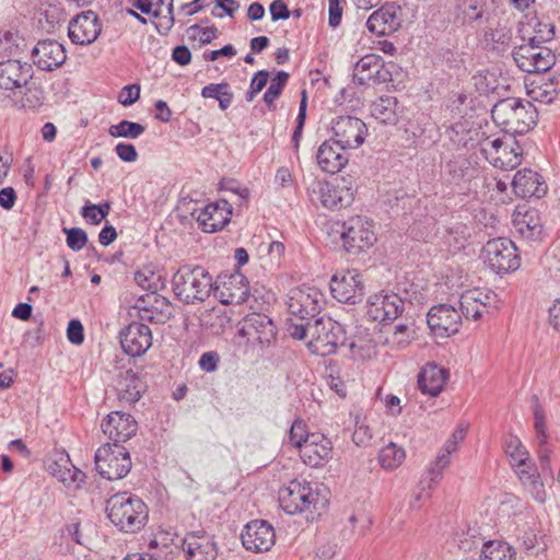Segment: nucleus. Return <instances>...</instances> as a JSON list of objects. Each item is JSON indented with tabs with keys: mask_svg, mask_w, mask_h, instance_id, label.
I'll list each match as a JSON object with an SVG mask.
<instances>
[{
	"mask_svg": "<svg viewBox=\"0 0 560 560\" xmlns=\"http://www.w3.org/2000/svg\"><path fill=\"white\" fill-rule=\"evenodd\" d=\"M115 152L124 162H135L138 159V152L133 144L120 142L115 147Z\"/></svg>",
	"mask_w": 560,
	"mask_h": 560,
	"instance_id": "63",
	"label": "nucleus"
},
{
	"mask_svg": "<svg viewBox=\"0 0 560 560\" xmlns=\"http://www.w3.org/2000/svg\"><path fill=\"white\" fill-rule=\"evenodd\" d=\"M182 549L186 560H215L219 553L214 536L205 529L188 532L182 541Z\"/></svg>",
	"mask_w": 560,
	"mask_h": 560,
	"instance_id": "15",
	"label": "nucleus"
},
{
	"mask_svg": "<svg viewBox=\"0 0 560 560\" xmlns=\"http://www.w3.org/2000/svg\"><path fill=\"white\" fill-rule=\"evenodd\" d=\"M312 433L306 430V424L302 420H295L289 432V442L296 448H301L304 445V441L308 440Z\"/></svg>",
	"mask_w": 560,
	"mask_h": 560,
	"instance_id": "50",
	"label": "nucleus"
},
{
	"mask_svg": "<svg viewBox=\"0 0 560 560\" xmlns=\"http://www.w3.org/2000/svg\"><path fill=\"white\" fill-rule=\"evenodd\" d=\"M331 131V139L348 150L355 149L364 142L368 128L357 117L340 116L332 121Z\"/></svg>",
	"mask_w": 560,
	"mask_h": 560,
	"instance_id": "16",
	"label": "nucleus"
},
{
	"mask_svg": "<svg viewBox=\"0 0 560 560\" xmlns=\"http://www.w3.org/2000/svg\"><path fill=\"white\" fill-rule=\"evenodd\" d=\"M96 471L107 480H119L131 469V458L126 447L105 443L94 455Z\"/></svg>",
	"mask_w": 560,
	"mask_h": 560,
	"instance_id": "8",
	"label": "nucleus"
},
{
	"mask_svg": "<svg viewBox=\"0 0 560 560\" xmlns=\"http://www.w3.org/2000/svg\"><path fill=\"white\" fill-rule=\"evenodd\" d=\"M471 295H465L464 293L460 296V315H464L466 318L471 317L477 320L481 318L483 312L478 307L476 302L471 300Z\"/></svg>",
	"mask_w": 560,
	"mask_h": 560,
	"instance_id": "54",
	"label": "nucleus"
},
{
	"mask_svg": "<svg viewBox=\"0 0 560 560\" xmlns=\"http://www.w3.org/2000/svg\"><path fill=\"white\" fill-rule=\"evenodd\" d=\"M445 174L450 183L465 186L479 175V170L467 158L458 155L446 163Z\"/></svg>",
	"mask_w": 560,
	"mask_h": 560,
	"instance_id": "33",
	"label": "nucleus"
},
{
	"mask_svg": "<svg viewBox=\"0 0 560 560\" xmlns=\"http://www.w3.org/2000/svg\"><path fill=\"white\" fill-rule=\"evenodd\" d=\"M338 226L337 233L340 235L342 247L348 254L358 255L365 252L376 241L373 222L365 217H351Z\"/></svg>",
	"mask_w": 560,
	"mask_h": 560,
	"instance_id": "7",
	"label": "nucleus"
},
{
	"mask_svg": "<svg viewBox=\"0 0 560 560\" xmlns=\"http://www.w3.org/2000/svg\"><path fill=\"white\" fill-rule=\"evenodd\" d=\"M310 341L307 347L314 354L327 357L336 353L345 343V329L341 324L330 317L317 318L308 327Z\"/></svg>",
	"mask_w": 560,
	"mask_h": 560,
	"instance_id": "5",
	"label": "nucleus"
},
{
	"mask_svg": "<svg viewBox=\"0 0 560 560\" xmlns=\"http://www.w3.org/2000/svg\"><path fill=\"white\" fill-rule=\"evenodd\" d=\"M34 75L32 65L16 59L0 62V89L15 92L25 89Z\"/></svg>",
	"mask_w": 560,
	"mask_h": 560,
	"instance_id": "18",
	"label": "nucleus"
},
{
	"mask_svg": "<svg viewBox=\"0 0 560 560\" xmlns=\"http://www.w3.org/2000/svg\"><path fill=\"white\" fill-rule=\"evenodd\" d=\"M404 300L394 292L381 291L366 302V315L374 322L395 320L404 312Z\"/></svg>",
	"mask_w": 560,
	"mask_h": 560,
	"instance_id": "14",
	"label": "nucleus"
},
{
	"mask_svg": "<svg viewBox=\"0 0 560 560\" xmlns=\"http://www.w3.org/2000/svg\"><path fill=\"white\" fill-rule=\"evenodd\" d=\"M213 278L199 265H184L172 278L174 294L186 304L206 301L213 291Z\"/></svg>",
	"mask_w": 560,
	"mask_h": 560,
	"instance_id": "2",
	"label": "nucleus"
},
{
	"mask_svg": "<svg viewBox=\"0 0 560 560\" xmlns=\"http://www.w3.org/2000/svg\"><path fill=\"white\" fill-rule=\"evenodd\" d=\"M317 164L323 172L336 174L348 163L347 149L332 139L324 141L317 150Z\"/></svg>",
	"mask_w": 560,
	"mask_h": 560,
	"instance_id": "30",
	"label": "nucleus"
},
{
	"mask_svg": "<svg viewBox=\"0 0 560 560\" xmlns=\"http://www.w3.org/2000/svg\"><path fill=\"white\" fill-rule=\"evenodd\" d=\"M483 539L470 532L464 533L458 538V548L465 552L478 549L480 546L483 548Z\"/></svg>",
	"mask_w": 560,
	"mask_h": 560,
	"instance_id": "57",
	"label": "nucleus"
},
{
	"mask_svg": "<svg viewBox=\"0 0 560 560\" xmlns=\"http://www.w3.org/2000/svg\"><path fill=\"white\" fill-rule=\"evenodd\" d=\"M231 208L226 200L208 203L200 209H194L191 215L206 233L222 230L231 220Z\"/></svg>",
	"mask_w": 560,
	"mask_h": 560,
	"instance_id": "23",
	"label": "nucleus"
},
{
	"mask_svg": "<svg viewBox=\"0 0 560 560\" xmlns=\"http://www.w3.org/2000/svg\"><path fill=\"white\" fill-rule=\"evenodd\" d=\"M220 363V354L217 351L203 352L199 359V368L207 373L218 370Z\"/></svg>",
	"mask_w": 560,
	"mask_h": 560,
	"instance_id": "59",
	"label": "nucleus"
},
{
	"mask_svg": "<svg viewBox=\"0 0 560 560\" xmlns=\"http://www.w3.org/2000/svg\"><path fill=\"white\" fill-rule=\"evenodd\" d=\"M404 112L395 96H381L371 105V115L384 125H396Z\"/></svg>",
	"mask_w": 560,
	"mask_h": 560,
	"instance_id": "35",
	"label": "nucleus"
},
{
	"mask_svg": "<svg viewBox=\"0 0 560 560\" xmlns=\"http://www.w3.org/2000/svg\"><path fill=\"white\" fill-rule=\"evenodd\" d=\"M213 292L222 304L240 305L249 296V283L245 276L236 272L225 277L220 284L214 282Z\"/></svg>",
	"mask_w": 560,
	"mask_h": 560,
	"instance_id": "24",
	"label": "nucleus"
},
{
	"mask_svg": "<svg viewBox=\"0 0 560 560\" xmlns=\"http://www.w3.org/2000/svg\"><path fill=\"white\" fill-rule=\"evenodd\" d=\"M299 323H293L292 319L288 322V332L291 337L298 340L304 339L308 335V327L312 326L310 320L299 319Z\"/></svg>",
	"mask_w": 560,
	"mask_h": 560,
	"instance_id": "60",
	"label": "nucleus"
},
{
	"mask_svg": "<svg viewBox=\"0 0 560 560\" xmlns=\"http://www.w3.org/2000/svg\"><path fill=\"white\" fill-rule=\"evenodd\" d=\"M447 371L435 363H428L418 376V385L423 394L438 396L446 382Z\"/></svg>",
	"mask_w": 560,
	"mask_h": 560,
	"instance_id": "34",
	"label": "nucleus"
},
{
	"mask_svg": "<svg viewBox=\"0 0 560 560\" xmlns=\"http://www.w3.org/2000/svg\"><path fill=\"white\" fill-rule=\"evenodd\" d=\"M493 121L511 137L529 131L538 119V110L529 101L508 97L492 107Z\"/></svg>",
	"mask_w": 560,
	"mask_h": 560,
	"instance_id": "1",
	"label": "nucleus"
},
{
	"mask_svg": "<svg viewBox=\"0 0 560 560\" xmlns=\"http://www.w3.org/2000/svg\"><path fill=\"white\" fill-rule=\"evenodd\" d=\"M241 539L245 549L262 552L268 551L275 545L276 533L268 522L255 520L244 527Z\"/></svg>",
	"mask_w": 560,
	"mask_h": 560,
	"instance_id": "20",
	"label": "nucleus"
},
{
	"mask_svg": "<svg viewBox=\"0 0 560 560\" xmlns=\"http://www.w3.org/2000/svg\"><path fill=\"white\" fill-rule=\"evenodd\" d=\"M67 235L66 242L70 249L74 252L81 250L88 243V234L80 228L63 229Z\"/></svg>",
	"mask_w": 560,
	"mask_h": 560,
	"instance_id": "49",
	"label": "nucleus"
},
{
	"mask_svg": "<svg viewBox=\"0 0 560 560\" xmlns=\"http://www.w3.org/2000/svg\"><path fill=\"white\" fill-rule=\"evenodd\" d=\"M465 295H471L472 300L476 302L479 308L482 312H488V308L491 306V303L495 300V294L490 291H481L478 289L469 290L464 293Z\"/></svg>",
	"mask_w": 560,
	"mask_h": 560,
	"instance_id": "55",
	"label": "nucleus"
},
{
	"mask_svg": "<svg viewBox=\"0 0 560 560\" xmlns=\"http://www.w3.org/2000/svg\"><path fill=\"white\" fill-rule=\"evenodd\" d=\"M101 428L113 444L119 445L136 435L138 423L129 413L112 411L103 419Z\"/></svg>",
	"mask_w": 560,
	"mask_h": 560,
	"instance_id": "21",
	"label": "nucleus"
},
{
	"mask_svg": "<svg viewBox=\"0 0 560 560\" xmlns=\"http://www.w3.org/2000/svg\"><path fill=\"white\" fill-rule=\"evenodd\" d=\"M520 33L523 42L542 44L551 40L555 36V26L551 23H544L536 18L526 23H520Z\"/></svg>",
	"mask_w": 560,
	"mask_h": 560,
	"instance_id": "37",
	"label": "nucleus"
},
{
	"mask_svg": "<svg viewBox=\"0 0 560 560\" xmlns=\"http://www.w3.org/2000/svg\"><path fill=\"white\" fill-rule=\"evenodd\" d=\"M279 502L288 514L313 513L318 510L319 505L324 506L318 491L310 482L298 479L290 481L285 488L281 489Z\"/></svg>",
	"mask_w": 560,
	"mask_h": 560,
	"instance_id": "6",
	"label": "nucleus"
},
{
	"mask_svg": "<svg viewBox=\"0 0 560 560\" xmlns=\"http://www.w3.org/2000/svg\"><path fill=\"white\" fill-rule=\"evenodd\" d=\"M514 556L515 551L512 547L503 541H486L483 549H481L482 560H512Z\"/></svg>",
	"mask_w": 560,
	"mask_h": 560,
	"instance_id": "42",
	"label": "nucleus"
},
{
	"mask_svg": "<svg viewBox=\"0 0 560 560\" xmlns=\"http://www.w3.org/2000/svg\"><path fill=\"white\" fill-rule=\"evenodd\" d=\"M288 80L289 73L282 70L278 71L275 78H272L270 85L264 94V102L269 109L276 108L275 102L282 93Z\"/></svg>",
	"mask_w": 560,
	"mask_h": 560,
	"instance_id": "46",
	"label": "nucleus"
},
{
	"mask_svg": "<svg viewBox=\"0 0 560 560\" xmlns=\"http://www.w3.org/2000/svg\"><path fill=\"white\" fill-rule=\"evenodd\" d=\"M436 483L438 482H433L427 477L420 480L410 500V508L413 510L420 509L422 503L430 499L431 491L434 489Z\"/></svg>",
	"mask_w": 560,
	"mask_h": 560,
	"instance_id": "48",
	"label": "nucleus"
},
{
	"mask_svg": "<svg viewBox=\"0 0 560 560\" xmlns=\"http://www.w3.org/2000/svg\"><path fill=\"white\" fill-rule=\"evenodd\" d=\"M512 187L515 195L523 199L541 198L547 192V185L541 176L529 168L521 170L514 175Z\"/></svg>",
	"mask_w": 560,
	"mask_h": 560,
	"instance_id": "31",
	"label": "nucleus"
},
{
	"mask_svg": "<svg viewBox=\"0 0 560 560\" xmlns=\"http://www.w3.org/2000/svg\"><path fill=\"white\" fill-rule=\"evenodd\" d=\"M526 42L516 46L513 50V59L518 69L527 73L550 70L556 62L555 54L539 44Z\"/></svg>",
	"mask_w": 560,
	"mask_h": 560,
	"instance_id": "11",
	"label": "nucleus"
},
{
	"mask_svg": "<svg viewBox=\"0 0 560 560\" xmlns=\"http://www.w3.org/2000/svg\"><path fill=\"white\" fill-rule=\"evenodd\" d=\"M450 463L451 454L443 450V452L436 456L433 465L429 468L427 478H430L433 482H439L444 469L450 465Z\"/></svg>",
	"mask_w": 560,
	"mask_h": 560,
	"instance_id": "52",
	"label": "nucleus"
},
{
	"mask_svg": "<svg viewBox=\"0 0 560 560\" xmlns=\"http://www.w3.org/2000/svg\"><path fill=\"white\" fill-rule=\"evenodd\" d=\"M102 32V24L97 14L88 10L77 14L68 26V36L73 44L90 45L94 43Z\"/></svg>",
	"mask_w": 560,
	"mask_h": 560,
	"instance_id": "17",
	"label": "nucleus"
},
{
	"mask_svg": "<svg viewBox=\"0 0 560 560\" xmlns=\"http://www.w3.org/2000/svg\"><path fill=\"white\" fill-rule=\"evenodd\" d=\"M299 453L305 465L313 468L322 467L332 457V443L320 433H312Z\"/></svg>",
	"mask_w": 560,
	"mask_h": 560,
	"instance_id": "26",
	"label": "nucleus"
},
{
	"mask_svg": "<svg viewBox=\"0 0 560 560\" xmlns=\"http://www.w3.org/2000/svg\"><path fill=\"white\" fill-rule=\"evenodd\" d=\"M405 458V450L393 442L381 448L378 453V463L381 467L386 470L398 468L404 463Z\"/></svg>",
	"mask_w": 560,
	"mask_h": 560,
	"instance_id": "41",
	"label": "nucleus"
},
{
	"mask_svg": "<svg viewBox=\"0 0 560 560\" xmlns=\"http://www.w3.org/2000/svg\"><path fill=\"white\" fill-rule=\"evenodd\" d=\"M324 302V294L314 287L294 288L288 296L289 313L298 319L310 320L315 317Z\"/></svg>",
	"mask_w": 560,
	"mask_h": 560,
	"instance_id": "12",
	"label": "nucleus"
},
{
	"mask_svg": "<svg viewBox=\"0 0 560 560\" xmlns=\"http://www.w3.org/2000/svg\"><path fill=\"white\" fill-rule=\"evenodd\" d=\"M145 131V127L139 122L121 120L117 125H112L108 133L114 138L137 139Z\"/></svg>",
	"mask_w": 560,
	"mask_h": 560,
	"instance_id": "45",
	"label": "nucleus"
},
{
	"mask_svg": "<svg viewBox=\"0 0 560 560\" xmlns=\"http://www.w3.org/2000/svg\"><path fill=\"white\" fill-rule=\"evenodd\" d=\"M332 296L340 303L357 304L364 295V283L361 273L348 269L336 273L330 280Z\"/></svg>",
	"mask_w": 560,
	"mask_h": 560,
	"instance_id": "13",
	"label": "nucleus"
},
{
	"mask_svg": "<svg viewBox=\"0 0 560 560\" xmlns=\"http://www.w3.org/2000/svg\"><path fill=\"white\" fill-rule=\"evenodd\" d=\"M372 431L368 424L364 422L357 421L354 432L352 434V440L358 446H368L372 441Z\"/></svg>",
	"mask_w": 560,
	"mask_h": 560,
	"instance_id": "56",
	"label": "nucleus"
},
{
	"mask_svg": "<svg viewBox=\"0 0 560 560\" xmlns=\"http://www.w3.org/2000/svg\"><path fill=\"white\" fill-rule=\"evenodd\" d=\"M200 94L203 98L217 100L222 110L231 106L234 97L233 92L230 90V84L226 82L210 83L201 89Z\"/></svg>",
	"mask_w": 560,
	"mask_h": 560,
	"instance_id": "40",
	"label": "nucleus"
},
{
	"mask_svg": "<svg viewBox=\"0 0 560 560\" xmlns=\"http://www.w3.org/2000/svg\"><path fill=\"white\" fill-rule=\"evenodd\" d=\"M269 73L267 70L257 71L250 80L249 89L245 94L247 102H252L255 96L266 86Z\"/></svg>",
	"mask_w": 560,
	"mask_h": 560,
	"instance_id": "53",
	"label": "nucleus"
},
{
	"mask_svg": "<svg viewBox=\"0 0 560 560\" xmlns=\"http://www.w3.org/2000/svg\"><path fill=\"white\" fill-rule=\"evenodd\" d=\"M358 190L357 179L352 175L336 177L332 182L314 180L307 188L313 203H320L329 210L349 207Z\"/></svg>",
	"mask_w": 560,
	"mask_h": 560,
	"instance_id": "3",
	"label": "nucleus"
},
{
	"mask_svg": "<svg viewBox=\"0 0 560 560\" xmlns=\"http://www.w3.org/2000/svg\"><path fill=\"white\" fill-rule=\"evenodd\" d=\"M140 97V85L130 84L121 89L118 95V102L124 106H130Z\"/></svg>",
	"mask_w": 560,
	"mask_h": 560,
	"instance_id": "58",
	"label": "nucleus"
},
{
	"mask_svg": "<svg viewBox=\"0 0 560 560\" xmlns=\"http://www.w3.org/2000/svg\"><path fill=\"white\" fill-rule=\"evenodd\" d=\"M557 85L555 79L546 81L542 78H537L526 84L527 95L534 102L550 104L558 95Z\"/></svg>",
	"mask_w": 560,
	"mask_h": 560,
	"instance_id": "39",
	"label": "nucleus"
},
{
	"mask_svg": "<svg viewBox=\"0 0 560 560\" xmlns=\"http://www.w3.org/2000/svg\"><path fill=\"white\" fill-rule=\"evenodd\" d=\"M32 59L38 69L54 71L65 63L67 54L62 44L55 39H44L33 48Z\"/></svg>",
	"mask_w": 560,
	"mask_h": 560,
	"instance_id": "25",
	"label": "nucleus"
},
{
	"mask_svg": "<svg viewBox=\"0 0 560 560\" xmlns=\"http://www.w3.org/2000/svg\"><path fill=\"white\" fill-rule=\"evenodd\" d=\"M394 67L390 62L386 63L380 55L368 54L355 62L352 81L363 88L387 83L393 79Z\"/></svg>",
	"mask_w": 560,
	"mask_h": 560,
	"instance_id": "10",
	"label": "nucleus"
},
{
	"mask_svg": "<svg viewBox=\"0 0 560 560\" xmlns=\"http://www.w3.org/2000/svg\"><path fill=\"white\" fill-rule=\"evenodd\" d=\"M241 334L260 345H269L276 337V326L265 314L252 313L245 317Z\"/></svg>",
	"mask_w": 560,
	"mask_h": 560,
	"instance_id": "29",
	"label": "nucleus"
},
{
	"mask_svg": "<svg viewBox=\"0 0 560 560\" xmlns=\"http://www.w3.org/2000/svg\"><path fill=\"white\" fill-rule=\"evenodd\" d=\"M512 467L515 469L522 483L525 487L529 488L534 498L538 502H544L546 499L544 485L540 481V476L537 472L536 468L533 466L530 459L528 458V460H525L524 465L516 464L513 465Z\"/></svg>",
	"mask_w": 560,
	"mask_h": 560,
	"instance_id": "38",
	"label": "nucleus"
},
{
	"mask_svg": "<svg viewBox=\"0 0 560 560\" xmlns=\"http://www.w3.org/2000/svg\"><path fill=\"white\" fill-rule=\"evenodd\" d=\"M512 40L511 28L499 24L495 28H490L485 33L486 46L490 49H499L500 46L506 47Z\"/></svg>",
	"mask_w": 560,
	"mask_h": 560,
	"instance_id": "44",
	"label": "nucleus"
},
{
	"mask_svg": "<svg viewBox=\"0 0 560 560\" xmlns=\"http://www.w3.org/2000/svg\"><path fill=\"white\" fill-rule=\"evenodd\" d=\"M401 24L400 7L390 2L374 11L366 21L368 30L378 36L390 35Z\"/></svg>",
	"mask_w": 560,
	"mask_h": 560,
	"instance_id": "27",
	"label": "nucleus"
},
{
	"mask_svg": "<svg viewBox=\"0 0 560 560\" xmlns=\"http://www.w3.org/2000/svg\"><path fill=\"white\" fill-rule=\"evenodd\" d=\"M337 550V545L331 541H326L319 545L315 552V560H330Z\"/></svg>",
	"mask_w": 560,
	"mask_h": 560,
	"instance_id": "64",
	"label": "nucleus"
},
{
	"mask_svg": "<svg viewBox=\"0 0 560 560\" xmlns=\"http://www.w3.org/2000/svg\"><path fill=\"white\" fill-rule=\"evenodd\" d=\"M462 322L459 311L447 304L433 306L428 315L427 323L430 329L439 337H450L458 331Z\"/></svg>",
	"mask_w": 560,
	"mask_h": 560,
	"instance_id": "22",
	"label": "nucleus"
},
{
	"mask_svg": "<svg viewBox=\"0 0 560 560\" xmlns=\"http://www.w3.org/2000/svg\"><path fill=\"white\" fill-rule=\"evenodd\" d=\"M509 142V137H504V139H487L481 144V152L494 167L504 171L513 170L521 164V160L514 154H510L509 159H503V156L501 155L502 149Z\"/></svg>",
	"mask_w": 560,
	"mask_h": 560,
	"instance_id": "32",
	"label": "nucleus"
},
{
	"mask_svg": "<svg viewBox=\"0 0 560 560\" xmlns=\"http://www.w3.org/2000/svg\"><path fill=\"white\" fill-rule=\"evenodd\" d=\"M117 389L120 400L133 404L141 398L144 384L132 370H127L119 373Z\"/></svg>",
	"mask_w": 560,
	"mask_h": 560,
	"instance_id": "36",
	"label": "nucleus"
},
{
	"mask_svg": "<svg viewBox=\"0 0 560 560\" xmlns=\"http://www.w3.org/2000/svg\"><path fill=\"white\" fill-rule=\"evenodd\" d=\"M188 32H197L199 34V42L201 45L210 44L218 36V28L214 25L201 27L195 24L188 28Z\"/></svg>",
	"mask_w": 560,
	"mask_h": 560,
	"instance_id": "62",
	"label": "nucleus"
},
{
	"mask_svg": "<svg viewBox=\"0 0 560 560\" xmlns=\"http://www.w3.org/2000/svg\"><path fill=\"white\" fill-rule=\"evenodd\" d=\"M49 472L56 477L65 486L70 487L74 483L83 481V472L75 467H68L58 462H54L48 466Z\"/></svg>",
	"mask_w": 560,
	"mask_h": 560,
	"instance_id": "43",
	"label": "nucleus"
},
{
	"mask_svg": "<svg viewBox=\"0 0 560 560\" xmlns=\"http://www.w3.org/2000/svg\"><path fill=\"white\" fill-rule=\"evenodd\" d=\"M485 260L495 273L515 271L521 266V258L515 244L504 237L493 238L482 248Z\"/></svg>",
	"mask_w": 560,
	"mask_h": 560,
	"instance_id": "9",
	"label": "nucleus"
},
{
	"mask_svg": "<svg viewBox=\"0 0 560 560\" xmlns=\"http://www.w3.org/2000/svg\"><path fill=\"white\" fill-rule=\"evenodd\" d=\"M505 453L510 457L511 465L525 464L529 455L517 436H510L505 442Z\"/></svg>",
	"mask_w": 560,
	"mask_h": 560,
	"instance_id": "47",
	"label": "nucleus"
},
{
	"mask_svg": "<svg viewBox=\"0 0 560 560\" xmlns=\"http://www.w3.org/2000/svg\"><path fill=\"white\" fill-rule=\"evenodd\" d=\"M106 514L116 527L126 533L140 530L148 518L144 502L125 492L114 494L107 500Z\"/></svg>",
	"mask_w": 560,
	"mask_h": 560,
	"instance_id": "4",
	"label": "nucleus"
},
{
	"mask_svg": "<svg viewBox=\"0 0 560 560\" xmlns=\"http://www.w3.org/2000/svg\"><path fill=\"white\" fill-rule=\"evenodd\" d=\"M119 338L124 352L132 358L143 355L152 346V331L140 322L130 323L120 331Z\"/></svg>",
	"mask_w": 560,
	"mask_h": 560,
	"instance_id": "19",
	"label": "nucleus"
},
{
	"mask_svg": "<svg viewBox=\"0 0 560 560\" xmlns=\"http://www.w3.org/2000/svg\"><path fill=\"white\" fill-rule=\"evenodd\" d=\"M512 222L515 231L527 241H538L544 228L540 214L535 208L518 206L513 212Z\"/></svg>",
	"mask_w": 560,
	"mask_h": 560,
	"instance_id": "28",
	"label": "nucleus"
},
{
	"mask_svg": "<svg viewBox=\"0 0 560 560\" xmlns=\"http://www.w3.org/2000/svg\"><path fill=\"white\" fill-rule=\"evenodd\" d=\"M136 308L138 310V316L141 322L149 323H161L163 322V313L153 305H148L144 300L140 301Z\"/></svg>",
	"mask_w": 560,
	"mask_h": 560,
	"instance_id": "51",
	"label": "nucleus"
},
{
	"mask_svg": "<svg viewBox=\"0 0 560 560\" xmlns=\"http://www.w3.org/2000/svg\"><path fill=\"white\" fill-rule=\"evenodd\" d=\"M68 340L73 345H81L84 340L83 326L79 319H71L67 328Z\"/></svg>",
	"mask_w": 560,
	"mask_h": 560,
	"instance_id": "61",
	"label": "nucleus"
}]
</instances>
